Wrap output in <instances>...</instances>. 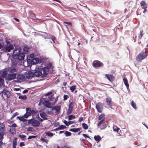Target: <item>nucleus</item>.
Listing matches in <instances>:
<instances>
[{
    "label": "nucleus",
    "instance_id": "obj_1",
    "mask_svg": "<svg viewBox=\"0 0 148 148\" xmlns=\"http://www.w3.org/2000/svg\"><path fill=\"white\" fill-rule=\"evenodd\" d=\"M52 64L49 63L47 65L41 69H35L34 72H29V76L30 79L34 77H39L41 76V77H44L47 76L48 74L52 72Z\"/></svg>",
    "mask_w": 148,
    "mask_h": 148
},
{
    "label": "nucleus",
    "instance_id": "obj_2",
    "mask_svg": "<svg viewBox=\"0 0 148 148\" xmlns=\"http://www.w3.org/2000/svg\"><path fill=\"white\" fill-rule=\"evenodd\" d=\"M20 48H16L12 54L13 59L12 61V64L14 66L19 64L21 60L24 59L25 55L24 53L21 52Z\"/></svg>",
    "mask_w": 148,
    "mask_h": 148
},
{
    "label": "nucleus",
    "instance_id": "obj_3",
    "mask_svg": "<svg viewBox=\"0 0 148 148\" xmlns=\"http://www.w3.org/2000/svg\"><path fill=\"white\" fill-rule=\"evenodd\" d=\"M13 49V46L12 44H10L6 46H4L0 43V49L3 52H10L11 50Z\"/></svg>",
    "mask_w": 148,
    "mask_h": 148
},
{
    "label": "nucleus",
    "instance_id": "obj_4",
    "mask_svg": "<svg viewBox=\"0 0 148 148\" xmlns=\"http://www.w3.org/2000/svg\"><path fill=\"white\" fill-rule=\"evenodd\" d=\"M29 73H26L23 74H19L18 75L17 77V79L18 80L22 81L25 78H27L30 79L29 76Z\"/></svg>",
    "mask_w": 148,
    "mask_h": 148
},
{
    "label": "nucleus",
    "instance_id": "obj_5",
    "mask_svg": "<svg viewBox=\"0 0 148 148\" xmlns=\"http://www.w3.org/2000/svg\"><path fill=\"white\" fill-rule=\"evenodd\" d=\"M147 55L146 54V52H143L140 53L136 58V60L138 61H141L146 58Z\"/></svg>",
    "mask_w": 148,
    "mask_h": 148
},
{
    "label": "nucleus",
    "instance_id": "obj_6",
    "mask_svg": "<svg viewBox=\"0 0 148 148\" xmlns=\"http://www.w3.org/2000/svg\"><path fill=\"white\" fill-rule=\"evenodd\" d=\"M103 104L101 103H98L96 105V108L97 111L99 113H101L103 109Z\"/></svg>",
    "mask_w": 148,
    "mask_h": 148
},
{
    "label": "nucleus",
    "instance_id": "obj_7",
    "mask_svg": "<svg viewBox=\"0 0 148 148\" xmlns=\"http://www.w3.org/2000/svg\"><path fill=\"white\" fill-rule=\"evenodd\" d=\"M51 108L52 110H55V113L58 114L60 113V110L61 106H55L51 107Z\"/></svg>",
    "mask_w": 148,
    "mask_h": 148
},
{
    "label": "nucleus",
    "instance_id": "obj_8",
    "mask_svg": "<svg viewBox=\"0 0 148 148\" xmlns=\"http://www.w3.org/2000/svg\"><path fill=\"white\" fill-rule=\"evenodd\" d=\"M16 75L17 73L9 74L7 76V79L10 80L14 79L16 78Z\"/></svg>",
    "mask_w": 148,
    "mask_h": 148
},
{
    "label": "nucleus",
    "instance_id": "obj_9",
    "mask_svg": "<svg viewBox=\"0 0 148 148\" xmlns=\"http://www.w3.org/2000/svg\"><path fill=\"white\" fill-rule=\"evenodd\" d=\"M102 65L103 64L99 61H95L93 62V65L95 67H99Z\"/></svg>",
    "mask_w": 148,
    "mask_h": 148
},
{
    "label": "nucleus",
    "instance_id": "obj_10",
    "mask_svg": "<svg viewBox=\"0 0 148 148\" xmlns=\"http://www.w3.org/2000/svg\"><path fill=\"white\" fill-rule=\"evenodd\" d=\"M1 94H3L4 95L6 96L7 98H9L10 96V93L9 91L5 89H3L1 91Z\"/></svg>",
    "mask_w": 148,
    "mask_h": 148
},
{
    "label": "nucleus",
    "instance_id": "obj_11",
    "mask_svg": "<svg viewBox=\"0 0 148 148\" xmlns=\"http://www.w3.org/2000/svg\"><path fill=\"white\" fill-rule=\"evenodd\" d=\"M43 104L44 106L48 108H51V103L49 102L48 100H45L43 102Z\"/></svg>",
    "mask_w": 148,
    "mask_h": 148
},
{
    "label": "nucleus",
    "instance_id": "obj_12",
    "mask_svg": "<svg viewBox=\"0 0 148 148\" xmlns=\"http://www.w3.org/2000/svg\"><path fill=\"white\" fill-rule=\"evenodd\" d=\"M32 125L35 127H38L40 125L39 122L37 120H33L31 122Z\"/></svg>",
    "mask_w": 148,
    "mask_h": 148
},
{
    "label": "nucleus",
    "instance_id": "obj_13",
    "mask_svg": "<svg viewBox=\"0 0 148 148\" xmlns=\"http://www.w3.org/2000/svg\"><path fill=\"white\" fill-rule=\"evenodd\" d=\"M26 112L30 116L32 114H33L35 113V111L33 110H31L29 108H26Z\"/></svg>",
    "mask_w": 148,
    "mask_h": 148
},
{
    "label": "nucleus",
    "instance_id": "obj_14",
    "mask_svg": "<svg viewBox=\"0 0 148 148\" xmlns=\"http://www.w3.org/2000/svg\"><path fill=\"white\" fill-rule=\"evenodd\" d=\"M106 102L108 105L110 106L111 108H112V101L111 98L110 97H108L106 98Z\"/></svg>",
    "mask_w": 148,
    "mask_h": 148
},
{
    "label": "nucleus",
    "instance_id": "obj_15",
    "mask_svg": "<svg viewBox=\"0 0 148 148\" xmlns=\"http://www.w3.org/2000/svg\"><path fill=\"white\" fill-rule=\"evenodd\" d=\"M106 77L110 82L113 81L114 80V76L112 75L106 74Z\"/></svg>",
    "mask_w": 148,
    "mask_h": 148
},
{
    "label": "nucleus",
    "instance_id": "obj_16",
    "mask_svg": "<svg viewBox=\"0 0 148 148\" xmlns=\"http://www.w3.org/2000/svg\"><path fill=\"white\" fill-rule=\"evenodd\" d=\"M40 115L41 117L45 120H47V118L46 117L47 114L44 112L40 113Z\"/></svg>",
    "mask_w": 148,
    "mask_h": 148
},
{
    "label": "nucleus",
    "instance_id": "obj_17",
    "mask_svg": "<svg viewBox=\"0 0 148 148\" xmlns=\"http://www.w3.org/2000/svg\"><path fill=\"white\" fill-rule=\"evenodd\" d=\"M66 127L65 125H61L59 126L57 128L55 129V131H58L60 130L64 129L66 128Z\"/></svg>",
    "mask_w": 148,
    "mask_h": 148
},
{
    "label": "nucleus",
    "instance_id": "obj_18",
    "mask_svg": "<svg viewBox=\"0 0 148 148\" xmlns=\"http://www.w3.org/2000/svg\"><path fill=\"white\" fill-rule=\"evenodd\" d=\"M44 59L43 58L40 59L39 60L38 58H34L32 59V60H33V62H34L35 64L36 63H40V62H39V60H44Z\"/></svg>",
    "mask_w": 148,
    "mask_h": 148
},
{
    "label": "nucleus",
    "instance_id": "obj_19",
    "mask_svg": "<svg viewBox=\"0 0 148 148\" xmlns=\"http://www.w3.org/2000/svg\"><path fill=\"white\" fill-rule=\"evenodd\" d=\"M7 74V69H4L3 70L1 73V76L3 77H5Z\"/></svg>",
    "mask_w": 148,
    "mask_h": 148
},
{
    "label": "nucleus",
    "instance_id": "obj_20",
    "mask_svg": "<svg viewBox=\"0 0 148 148\" xmlns=\"http://www.w3.org/2000/svg\"><path fill=\"white\" fill-rule=\"evenodd\" d=\"M81 130V129L79 128H72L69 130V131L74 132H77Z\"/></svg>",
    "mask_w": 148,
    "mask_h": 148
},
{
    "label": "nucleus",
    "instance_id": "obj_21",
    "mask_svg": "<svg viewBox=\"0 0 148 148\" xmlns=\"http://www.w3.org/2000/svg\"><path fill=\"white\" fill-rule=\"evenodd\" d=\"M94 138L97 142H98L101 140L102 138L99 135H97L94 136Z\"/></svg>",
    "mask_w": 148,
    "mask_h": 148
},
{
    "label": "nucleus",
    "instance_id": "obj_22",
    "mask_svg": "<svg viewBox=\"0 0 148 148\" xmlns=\"http://www.w3.org/2000/svg\"><path fill=\"white\" fill-rule=\"evenodd\" d=\"M17 138H14L13 141V148H16V145H17Z\"/></svg>",
    "mask_w": 148,
    "mask_h": 148
},
{
    "label": "nucleus",
    "instance_id": "obj_23",
    "mask_svg": "<svg viewBox=\"0 0 148 148\" xmlns=\"http://www.w3.org/2000/svg\"><path fill=\"white\" fill-rule=\"evenodd\" d=\"M45 134L47 136L49 137L50 138L52 137L53 136V134L51 132L49 131H48L47 132H45Z\"/></svg>",
    "mask_w": 148,
    "mask_h": 148
},
{
    "label": "nucleus",
    "instance_id": "obj_24",
    "mask_svg": "<svg viewBox=\"0 0 148 148\" xmlns=\"http://www.w3.org/2000/svg\"><path fill=\"white\" fill-rule=\"evenodd\" d=\"M29 48L27 46H25L23 48V51L25 53L27 54Z\"/></svg>",
    "mask_w": 148,
    "mask_h": 148
},
{
    "label": "nucleus",
    "instance_id": "obj_25",
    "mask_svg": "<svg viewBox=\"0 0 148 148\" xmlns=\"http://www.w3.org/2000/svg\"><path fill=\"white\" fill-rule=\"evenodd\" d=\"M9 71L11 73H16V69L15 68H10L8 69Z\"/></svg>",
    "mask_w": 148,
    "mask_h": 148
},
{
    "label": "nucleus",
    "instance_id": "obj_26",
    "mask_svg": "<svg viewBox=\"0 0 148 148\" xmlns=\"http://www.w3.org/2000/svg\"><path fill=\"white\" fill-rule=\"evenodd\" d=\"M45 34V36L44 37L45 39H50L51 36L49 34H48L46 32H43Z\"/></svg>",
    "mask_w": 148,
    "mask_h": 148
},
{
    "label": "nucleus",
    "instance_id": "obj_27",
    "mask_svg": "<svg viewBox=\"0 0 148 148\" xmlns=\"http://www.w3.org/2000/svg\"><path fill=\"white\" fill-rule=\"evenodd\" d=\"M1 125V127H0V131L1 132H4L5 131V126L4 124L3 123L0 124Z\"/></svg>",
    "mask_w": 148,
    "mask_h": 148
},
{
    "label": "nucleus",
    "instance_id": "obj_28",
    "mask_svg": "<svg viewBox=\"0 0 148 148\" xmlns=\"http://www.w3.org/2000/svg\"><path fill=\"white\" fill-rule=\"evenodd\" d=\"M123 80L124 84L126 86H128L129 84L128 82V81L127 79L125 77L123 78Z\"/></svg>",
    "mask_w": 148,
    "mask_h": 148
},
{
    "label": "nucleus",
    "instance_id": "obj_29",
    "mask_svg": "<svg viewBox=\"0 0 148 148\" xmlns=\"http://www.w3.org/2000/svg\"><path fill=\"white\" fill-rule=\"evenodd\" d=\"M131 105L135 110H136L137 109L136 104L133 101H132L131 102Z\"/></svg>",
    "mask_w": 148,
    "mask_h": 148
},
{
    "label": "nucleus",
    "instance_id": "obj_30",
    "mask_svg": "<svg viewBox=\"0 0 148 148\" xmlns=\"http://www.w3.org/2000/svg\"><path fill=\"white\" fill-rule=\"evenodd\" d=\"M105 121V118L103 119L102 120H101L97 124L98 126H100L101 124L103 123Z\"/></svg>",
    "mask_w": 148,
    "mask_h": 148
},
{
    "label": "nucleus",
    "instance_id": "obj_31",
    "mask_svg": "<svg viewBox=\"0 0 148 148\" xmlns=\"http://www.w3.org/2000/svg\"><path fill=\"white\" fill-rule=\"evenodd\" d=\"M82 126L84 129L85 130H87L88 128V126L85 123H83L82 124Z\"/></svg>",
    "mask_w": 148,
    "mask_h": 148
},
{
    "label": "nucleus",
    "instance_id": "obj_32",
    "mask_svg": "<svg viewBox=\"0 0 148 148\" xmlns=\"http://www.w3.org/2000/svg\"><path fill=\"white\" fill-rule=\"evenodd\" d=\"M4 134L5 133L4 132H0V140H2L3 139Z\"/></svg>",
    "mask_w": 148,
    "mask_h": 148
},
{
    "label": "nucleus",
    "instance_id": "obj_33",
    "mask_svg": "<svg viewBox=\"0 0 148 148\" xmlns=\"http://www.w3.org/2000/svg\"><path fill=\"white\" fill-rule=\"evenodd\" d=\"M18 98L19 99L24 100L26 99L27 98V97L26 95H20L18 97Z\"/></svg>",
    "mask_w": 148,
    "mask_h": 148
},
{
    "label": "nucleus",
    "instance_id": "obj_34",
    "mask_svg": "<svg viewBox=\"0 0 148 148\" xmlns=\"http://www.w3.org/2000/svg\"><path fill=\"white\" fill-rule=\"evenodd\" d=\"M64 133L66 136H70L71 135V133L67 131H65Z\"/></svg>",
    "mask_w": 148,
    "mask_h": 148
},
{
    "label": "nucleus",
    "instance_id": "obj_35",
    "mask_svg": "<svg viewBox=\"0 0 148 148\" xmlns=\"http://www.w3.org/2000/svg\"><path fill=\"white\" fill-rule=\"evenodd\" d=\"M75 116L73 115H70L69 116V119L71 120L72 119H75Z\"/></svg>",
    "mask_w": 148,
    "mask_h": 148
},
{
    "label": "nucleus",
    "instance_id": "obj_36",
    "mask_svg": "<svg viewBox=\"0 0 148 148\" xmlns=\"http://www.w3.org/2000/svg\"><path fill=\"white\" fill-rule=\"evenodd\" d=\"M72 112V109H71V108H69L66 112V114L67 115H69L71 114Z\"/></svg>",
    "mask_w": 148,
    "mask_h": 148
},
{
    "label": "nucleus",
    "instance_id": "obj_37",
    "mask_svg": "<svg viewBox=\"0 0 148 148\" xmlns=\"http://www.w3.org/2000/svg\"><path fill=\"white\" fill-rule=\"evenodd\" d=\"M76 86H73L70 87V90L71 92H73L74 91L76 88Z\"/></svg>",
    "mask_w": 148,
    "mask_h": 148
},
{
    "label": "nucleus",
    "instance_id": "obj_38",
    "mask_svg": "<svg viewBox=\"0 0 148 148\" xmlns=\"http://www.w3.org/2000/svg\"><path fill=\"white\" fill-rule=\"evenodd\" d=\"M74 106V104H73V103L71 102L69 104V108H71V109H73V108Z\"/></svg>",
    "mask_w": 148,
    "mask_h": 148
},
{
    "label": "nucleus",
    "instance_id": "obj_39",
    "mask_svg": "<svg viewBox=\"0 0 148 148\" xmlns=\"http://www.w3.org/2000/svg\"><path fill=\"white\" fill-rule=\"evenodd\" d=\"M40 140L42 141H43L46 143H47L48 142V140L47 139H45L44 138L41 137L40 139Z\"/></svg>",
    "mask_w": 148,
    "mask_h": 148
},
{
    "label": "nucleus",
    "instance_id": "obj_40",
    "mask_svg": "<svg viewBox=\"0 0 148 148\" xmlns=\"http://www.w3.org/2000/svg\"><path fill=\"white\" fill-rule=\"evenodd\" d=\"M24 118V117L23 116H21V117L19 116H17V119H18L20 121H23V119Z\"/></svg>",
    "mask_w": 148,
    "mask_h": 148
},
{
    "label": "nucleus",
    "instance_id": "obj_41",
    "mask_svg": "<svg viewBox=\"0 0 148 148\" xmlns=\"http://www.w3.org/2000/svg\"><path fill=\"white\" fill-rule=\"evenodd\" d=\"M63 23L64 24V25L66 27H67V25H65V24H67V25H72V24L71 22H64Z\"/></svg>",
    "mask_w": 148,
    "mask_h": 148
},
{
    "label": "nucleus",
    "instance_id": "obj_42",
    "mask_svg": "<svg viewBox=\"0 0 148 148\" xmlns=\"http://www.w3.org/2000/svg\"><path fill=\"white\" fill-rule=\"evenodd\" d=\"M18 113L17 112H16L14 113L12 116L11 117V119H12L14 118L16 116L18 115Z\"/></svg>",
    "mask_w": 148,
    "mask_h": 148
},
{
    "label": "nucleus",
    "instance_id": "obj_43",
    "mask_svg": "<svg viewBox=\"0 0 148 148\" xmlns=\"http://www.w3.org/2000/svg\"><path fill=\"white\" fill-rule=\"evenodd\" d=\"M34 130L33 128L31 127H29L27 129V130L28 131H31V132H33Z\"/></svg>",
    "mask_w": 148,
    "mask_h": 148
},
{
    "label": "nucleus",
    "instance_id": "obj_44",
    "mask_svg": "<svg viewBox=\"0 0 148 148\" xmlns=\"http://www.w3.org/2000/svg\"><path fill=\"white\" fill-rule=\"evenodd\" d=\"M143 31L142 30L141 31H140V34L139 37V39H141L142 38V37L143 36Z\"/></svg>",
    "mask_w": 148,
    "mask_h": 148
},
{
    "label": "nucleus",
    "instance_id": "obj_45",
    "mask_svg": "<svg viewBox=\"0 0 148 148\" xmlns=\"http://www.w3.org/2000/svg\"><path fill=\"white\" fill-rule=\"evenodd\" d=\"M36 136H29L28 138V139H30L32 138H34L36 137Z\"/></svg>",
    "mask_w": 148,
    "mask_h": 148
},
{
    "label": "nucleus",
    "instance_id": "obj_46",
    "mask_svg": "<svg viewBox=\"0 0 148 148\" xmlns=\"http://www.w3.org/2000/svg\"><path fill=\"white\" fill-rule=\"evenodd\" d=\"M51 39V40L54 43H56V38L54 36H52Z\"/></svg>",
    "mask_w": 148,
    "mask_h": 148
},
{
    "label": "nucleus",
    "instance_id": "obj_47",
    "mask_svg": "<svg viewBox=\"0 0 148 148\" xmlns=\"http://www.w3.org/2000/svg\"><path fill=\"white\" fill-rule=\"evenodd\" d=\"M23 116L24 118H27L29 116H30V115H29L27 112H26L25 114Z\"/></svg>",
    "mask_w": 148,
    "mask_h": 148
},
{
    "label": "nucleus",
    "instance_id": "obj_48",
    "mask_svg": "<svg viewBox=\"0 0 148 148\" xmlns=\"http://www.w3.org/2000/svg\"><path fill=\"white\" fill-rule=\"evenodd\" d=\"M64 100H66L69 97L67 95H64Z\"/></svg>",
    "mask_w": 148,
    "mask_h": 148
},
{
    "label": "nucleus",
    "instance_id": "obj_49",
    "mask_svg": "<svg viewBox=\"0 0 148 148\" xmlns=\"http://www.w3.org/2000/svg\"><path fill=\"white\" fill-rule=\"evenodd\" d=\"M104 116V115L102 114L100 115L98 118V120H101L103 117Z\"/></svg>",
    "mask_w": 148,
    "mask_h": 148
},
{
    "label": "nucleus",
    "instance_id": "obj_50",
    "mask_svg": "<svg viewBox=\"0 0 148 148\" xmlns=\"http://www.w3.org/2000/svg\"><path fill=\"white\" fill-rule=\"evenodd\" d=\"M18 136L20 138H25V137H26V136L25 135H23V134H22V135H18Z\"/></svg>",
    "mask_w": 148,
    "mask_h": 148
},
{
    "label": "nucleus",
    "instance_id": "obj_51",
    "mask_svg": "<svg viewBox=\"0 0 148 148\" xmlns=\"http://www.w3.org/2000/svg\"><path fill=\"white\" fill-rule=\"evenodd\" d=\"M4 81L3 79L0 76V84H3Z\"/></svg>",
    "mask_w": 148,
    "mask_h": 148
},
{
    "label": "nucleus",
    "instance_id": "obj_52",
    "mask_svg": "<svg viewBox=\"0 0 148 148\" xmlns=\"http://www.w3.org/2000/svg\"><path fill=\"white\" fill-rule=\"evenodd\" d=\"M146 4L145 3V2L144 1H142L140 2V5L141 6H143L145 5H146Z\"/></svg>",
    "mask_w": 148,
    "mask_h": 148
},
{
    "label": "nucleus",
    "instance_id": "obj_53",
    "mask_svg": "<svg viewBox=\"0 0 148 148\" xmlns=\"http://www.w3.org/2000/svg\"><path fill=\"white\" fill-rule=\"evenodd\" d=\"M53 92L52 91H51L50 92H47V93H46V94L45 95H47V96H49V95H50L52 94Z\"/></svg>",
    "mask_w": 148,
    "mask_h": 148
},
{
    "label": "nucleus",
    "instance_id": "obj_54",
    "mask_svg": "<svg viewBox=\"0 0 148 148\" xmlns=\"http://www.w3.org/2000/svg\"><path fill=\"white\" fill-rule=\"evenodd\" d=\"M74 121H69L68 122V126H69V125H71V124H72L73 123H74Z\"/></svg>",
    "mask_w": 148,
    "mask_h": 148
},
{
    "label": "nucleus",
    "instance_id": "obj_55",
    "mask_svg": "<svg viewBox=\"0 0 148 148\" xmlns=\"http://www.w3.org/2000/svg\"><path fill=\"white\" fill-rule=\"evenodd\" d=\"M63 123L66 126H68V122H67L65 120H64V121H63Z\"/></svg>",
    "mask_w": 148,
    "mask_h": 148
},
{
    "label": "nucleus",
    "instance_id": "obj_56",
    "mask_svg": "<svg viewBox=\"0 0 148 148\" xmlns=\"http://www.w3.org/2000/svg\"><path fill=\"white\" fill-rule=\"evenodd\" d=\"M82 135L85 138H90L89 136H88L86 134H83Z\"/></svg>",
    "mask_w": 148,
    "mask_h": 148
},
{
    "label": "nucleus",
    "instance_id": "obj_57",
    "mask_svg": "<svg viewBox=\"0 0 148 148\" xmlns=\"http://www.w3.org/2000/svg\"><path fill=\"white\" fill-rule=\"evenodd\" d=\"M25 145L24 143L23 142H21L20 143V147H22L23 146H24Z\"/></svg>",
    "mask_w": 148,
    "mask_h": 148
},
{
    "label": "nucleus",
    "instance_id": "obj_58",
    "mask_svg": "<svg viewBox=\"0 0 148 148\" xmlns=\"http://www.w3.org/2000/svg\"><path fill=\"white\" fill-rule=\"evenodd\" d=\"M53 95H51L48 97V99H49V100H50L51 101L52 99L53 98Z\"/></svg>",
    "mask_w": 148,
    "mask_h": 148
},
{
    "label": "nucleus",
    "instance_id": "obj_59",
    "mask_svg": "<svg viewBox=\"0 0 148 148\" xmlns=\"http://www.w3.org/2000/svg\"><path fill=\"white\" fill-rule=\"evenodd\" d=\"M83 120V118L81 117H80L78 121L79 122L82 121Z\"/></svg>",
    "mask_w": 148,
    "mask_h": 148
},
{
    "label": "nucleus",
    "instance_id": "obj_60",
    "mask_svg": "<svg viewBox=\"0 0 148 148\" xmlns=\"http://www.w3.org/2000/svg\"><path fill=\"white\" fill-rule=\"evenodd\" d=\"M141 6L142 7L143 9H146V8H147V6L146 5H143V6Z\"/></svg>",
    "mask_w": 148,
    "mask_h": 148
},
{
    "label": "nucleus",
    "instance_id": "obj_61",
    "mask_svg": "<svg viewBox=\"0 0 148 148\" xmlns=\"http://www.w3.org/2000/svg\"><path fill=\"white\" fill-rule=\"evenodd\" d=\"M28 92V90L27 89H25L23 91V93H26Z\"/></svg>",
    "mask_w": 148,
    "mask_h": 148
},
{
    "label": "nucleus",
    "instance_id": "obj_62",
    "mask_svg": "<svg viewBox=\"0 0 148 148\" xmlns=\"http://www.w3.org/2000/svg\"><path fill=\"white\" fill-rule=\"evenodd\" d=\"M16 126H17V125L15 123H14V124H12L11 125V127H15Z\"/></svg>",
    "mask_w": 148,
    "mask_h": 148
},
{
    "label": "nucleus",
    "instance_id": "obj_63",
    "mask_svg": "<svg viewBox=\"0 0 148 148\" xmlns=\"http://www.w3.org/2000/svg\"><path fill=\"white\" fill-rule=\"evenodd\" d=\"M31 16L32 17H34L35 18H36L34 14L33 13H31Z\"/></svg>",
    "mask_w": 148,
    "mask_h": 148
},
{
    "label": "nucleus",
    "instance_id": "obj_64",
    "mask_svg": "<svg viewBox=\"0 0 148 148\" xmlns=\"http://www.w3.org/2000/svg\"><path fill=\"white\" fill-rule=\"evenodd\" d=\"M3 144V142L1 140H0V148H3L1 147V145Z\"/></svg>",
    "mask_w": 148,
    "mask_h": 148
}]
</instances>
